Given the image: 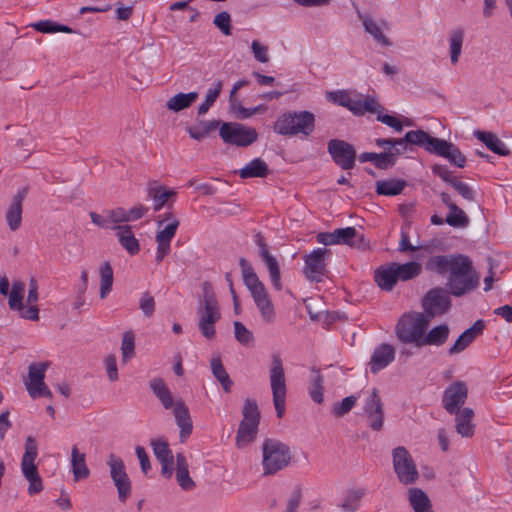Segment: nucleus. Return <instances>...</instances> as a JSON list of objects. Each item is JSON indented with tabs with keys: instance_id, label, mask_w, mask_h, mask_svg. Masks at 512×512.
I'll return each mask as SVG.
<instances>
[{
	"instance_id": "a878e982",
	"label": "nucleus",
	"mask_w": 512,
	"mask_h": 512,
	"mask_svg": "<svg viewBox=\"0 0 512 512\" xmlns=\"http://www.w3.org/2000/svg\"><path fill=\"white\" fill-rule=\"evenodd\" d=\"M188 462L182 453L176 455V481L178 485L185 491L192 490L196 487V483L189 475Z\"/></svg>"
},
{
	"instance_id": "a18cd8bd",
	"label": "nucleus",
	"mask_w": 512,
	"mask_h": 512,
	"mask_svg": "<svg viewBox=\"0 0 512 512\" xmlns=\"http://www.w3.org/2000/svg\"><path fill=\"white\" fill-rule=\"evenodd\" d=\"M220 122L217 120L201 121L197 126L187 128V132L191 138L201 141L207 137L212 131L216 130Z\"/></svg>"
},
{
	"instance_id": "f3484780",
	"label": "nucleus",
	"mask_w": 512,
	"mask_h": 512,
	"mask_svg": "<svg viewBox=\"0 0 512 512\" xmlns=\"http://www.w3.org/2000/svg\"><path fill=\"white\" fill-rule=\"evenodd\" d=\"M432 172L451 185L453 189L465 200H475V191L468 184L460 181L457 177L452 176L447 166L435 164L432 166Z\"/></svg>"
},
{
	"instance_id": "3c124183",
	"label": "nucleus",
	"mask_w": 512,
	"mask_h": 512,
	"mask_svg": "<svg viewBox=\"0 0 512 512\" xmlns=\"http://www.w3.org/2000/svg\"><path fill=\"white\" fill-rule=\"evenodd\" d=\"M36 31L41 33H72L73 30L66 25L58 24L52 20H41L31 25Z\"/></svg>"
},
{
	"instance_id": "338daca9",
	"label": "nucleus",
	"mask_w": 512,
	"mask_h": 512,
	"mask_svg": "<svg viewBox=\"0 0 512 512\" xmlns=\"http://www.w3.org/2000/svg\"><path fill=\"white\" fill-rule=\"evenodd\" d=\"M107 214V218H109L110 224H119L122 222H128L127 210L122 207H117L112 210H107L104 212Z\"/></svg>"
},
{
	"instance_id": "de8ad7c7",
	"label": "nucleus",
	"mask_w": 512,
	"mask_h": 512,
	"mask_svg": "<svg viewBox=\"0 0 512 512\" xmlns=\"http://www.w3.org/2000/svg\"><path fill=\"white\" fill-rule=\"evenodd\" d=\"M259 425H252L245 421H241L236 435V443L238 447H243L251 442L257 434Z\"/></svg>"
},
{
	"instance_id": "4c0bfd02",
	"label": "nucleus",
	"mask_w": 512,
	"mask_h": 512,
	"mask_svg": "<svg viewBox=\"0 0 512 512\" xmlns=\"http://www.w3.org/2000/svg\"><path fill=\"white\" fill-rule=\"evenodd\" d=\"M210 366L215 379L221 384L223 390L229 393L233 386V381L224 368L221 358L219 356L212 358Z\"/></svg>"
},
{
	"instance_id": "5701e85b",
	"label": "nucleus",
	"mask_w": 512,
	"mask_h": 512,
	"mask_svg": "<svg viewBox=\"0 0 512 512\" xmlns=\"http://www.w3.org/2000/svg\"><path fill=\"white\" fill-rule=\"evenodd\" d=\"M147 196L153 201V210L158 212L170 198L176 196V192L171 189L167 190L164 186L159 185L154 181L153 183H150L147 188Z\"/></svg>"
},
{
	"instance_id": "0e129e2a",
	"label": "nucleus",
	"mask_w": 512,
	"mask_h": 512,
	"mask_svg": "<svg viewBox=\"0 0 512 512\" xmlns=\"http://www.w3.org/2000/svg\"><path fill=\"white\" fill-rule=\"evenodd\" d=\"M336 244L349 245L353 242V239L357 237V230L355 227H345L335 229Z\"/></svg>"
},
{
	"instance_id": "39448f33",
	"label": "nucleus",
	"mask_w": 512,
	"mask_h": 512,
	"mask_svg": "<svg viewBox=\"0 0 512 512\" xmlns=\"http://www.w3.org/2000/svg\"><path fill=\"white\" fill-rule=\"evenodd\" d=\"M429 325V317L423 313L412 312L404 314L396 324V335L405 344L415 343L421 347L423 335Z\"/></svg>"
},
{
	"instance_id": "774afa93",
	"label": "nucleus",
	"mask_w": 512,
	"mask_h": 512,
	"mask_svg": "<svg viewBox=\"0 0 512 512\" xmlns=\"http://www.w3.org/2000/svg\"><path fill=\"white\" fill-rule=\"evenodd\" d=\"M251 49L257 61L261 63L269 61L268 46L262 45L258 41L254 40L251 44Z\"/></svg>"
},
{
	"instance_id": "37998d69",
	"label": "nucleus",
	"mask_w": 512,
	"mask_h": 512,
	"mask_svg": "<svg viewBox=\"0 0 512 512\" xmlns=\"http://www.w3.org/2000/svg\"><path fill=\"white\" fill-rule=\"evenodd\" d=\"M357 15L359 19L362 21L365 31L372 35L376 41H378L384 46L391 45V42L385 35H383L375 21H373L367 15L362 14L359 10H357Z\"/></svg>"
},
{
	"instance_id": "412c9836",
	"label": "nucleus",
	"mask_w": 512,
	"mask_h": 512,
	"mask_svg": "<svg viewBox=\"0 0 512 512\" xmlns=\"http://www.w3.org/2000/svg\"><path fill=\"white\" fill-rule=\"evenodd\" d=\"M436 143L438 145L435 147V155L446 158L452 165L458 168L465 167L466 157L456 145L444 139H440Z\"/></svg>"
},
{
	"instance_id": "6e6d98bb",
	"label": "nucleus",
	"mask_w": 512,
	"mask_h": 512,
	"mask_svg": "<svg viewBox=\"0 0 512 512\" xmlns=\"http://www.w3.org/2000/svg\"><path fill=\"white\" fill-rule=\"evenodd\" d=\"M150 445L158 461H165L167 459L174 458L167 441L161 439H153L151 440Z\"/></svg>"
},
{
	"instance_id": "f704fd0d",
	"label": "nucleus",
	"mask_w": 512,
	"mask_h": 512,
	"mask_svg": "<svg viewBox=\"0 0 512 512\" xmlns=\"http://www.w3.org/2000/svg\"><path fill=\"white\" fill-rule=\"evenodd\" d=\"M311 373L308 393L315 403L321 404L324 401V377L316 367L311 368Z\"/></svg>"
},
{
	"instance_id": "4d7b16f0",
	"label": "nucleus",
	"mask_w": 512,
	"mask_h": 512,
	"mask_svg": "<svg viewBox=\"0 0 512 512\" xmlns=\"http://www.w3.org/2000/svg\"><path fill=\"white\" fill-rule=\"evenodd\" d=\"M233 328L234 337L241 345L248 346L253 343V333L242 322L234 321Z\"/></svg>"
},
{
	"instance_id": "f257e3e1",
	"label": "nucleus",
	"mask_w": 512,
	"mask_h": 512,
	"mask_svg": "<svg viewBox=\"0 0 512 512\" xmlns=\"http://www.w3.org/2000/svg\"><path fill=\"white\" fill-rule=\"evenodd\" d=\"M149 386L153 394L166 410H173L175 422L180 428V441L184 442L192 433L193 424L190 412L186 404L181 398L174 400V397L162 378H154L150 381Z\"/></svg>"
},
{
	"instance_id": "13d9d810",
	"label": "nucleus",
	"mask_w": 512,
	"mask_h": 512,
	"mask_svg": "<svg viewBox=\"0 0 512 512\" xmlns=\"http://www.w3.org/2000/svg\"><path fill=\"white\" fill-rule=\"evenodd\" d=\"M254 302L261 313L263 321L266 323H272L275 319V311L270 297Z\"/></svg>"
},
{
	"instance_id": "f8f14e48",
	"label": "nucleus",
	"mask_w": 512,
	"mask_h": 512,
	"mask_svg": "<svg viewBox=\"0 0 512 512\" xmlns=\"http://www.w3.org/2000/svg\"><path fill=\"white\" fill-rule=\"evenodd\" d=\"M107 464L110 468V477L117 488L118 498L121 502L125 503L130 497L132 490L125 464L119 456L113 453L109 455Z\"/></svg>"
},
{
	"instance_id": "5fc2aeb1",
	"label": "nucleus",
	"mask_w": 512,
	"mask_h": 512,
	"mask_svg": "<svg viewBox=\"0 0 512 512\" xmlns=\"http://www.w3.org/2000/svg\"><path fill=\"white\" fill-rule=\"evenodd\" d=\"M223 84L221 80H218L214 86V88H211L207 91L205 100L199 105L198 107V114L204 115L208 112L210 107L214 104L216 99L218 98L219 94L221 93Z\"/></svg>"
},
{
	"instance_id": "e433bc0d",
	"label": "nucleus",
	"mask_w": 512,
	"mask_h": 512,
	"mask_svg": "<svg viewBox=\"0 0 512 512\" xmlns=\"http://www.w3.org/2000/svg\"><path fill=\"white\" fill-rule=\"evenodd\" d=\"M197 98L198 93L195 91L189 93H178L168 99L166 107L170 111L179 112L190 107Z\"/></svg>"
},
{
	"instance_id": "a19ab883",
	"label": "nucleus",
	"mask_w": 512,
	"mask_h": 512,
	"mask_svg": "<svg viewBox=\"0 0 512 512\" xmlns=\"http://www.w3.org/2000/svg\"><path fill=\"white\" fill-rule=\"evenodd\" d=\"M100 275V291L99 296L105 299L112 290L113 285V269L110 262L105 261L99 268Z\"/></svg>"
},
{
	"instance_id": "8fccbe9b",
	"label": "nucleus",
	"mask_w": 512,
	"mask_h": 512,
	"mask_svg": "<svg viewBox=\"0 0 512 512\" xmlns=\"http://www.w3.org/2000/svg\"><path fill=\"white\" fill-rule=\"evenodd\" d=\"M178 226L179 221L177 219H173V221L167 224L162 230H158L155 237L157 245L170 247L171 241L176 234Z\"/></svg>"
},
{
	"instance_id": "9b49d317",
	"label": "nucleus",
	"mask_w": 512,
	"mask_h": 512,
	"mask_svg": "<svg viewBox=\"0 0 512 512\" xmlns=\"http://www.w3.org/2000/svg\"><path fill=\"white\" fill-rule=\"evenodd\" d=\"M449 291L442 287L430 289L422 299V308L424 315L429 317V321L438 315L448 312L451 307Z\"/></svg>"
},
{
	"instance_id": "c03bdc74",
	"label": "nucleus",
	"mask_w": 512,
	"mask_h": 512,
	"mask_svg": "<svg viewBox=\"0 0 512 512\" xmlns=\"http://www.w3.org/2000/svg\"><path fill=\"white\" fill-rule=\"evenodd\" d=\"M239 266L241 268L242 279L249 291L259 287L263 284L257 274L255 273L253 267L249 264V262L245 258H240Z\"/></svg>"
},
{
	"instance_id": "f03ea898",
	"label": "nucleus",
	"mask_w": 512,
	"mask_h": 512,
	"mask_svg": "<svg viewBox=\"0 0 512 512\" xmlns=\"http://www.w3.org/2000/svg\"><path fill=\"white\" fill-rule=\"evenodd\" d=\"M203 301L197 306L198 327L203 337L210 340L216 335L215 324L221 318L219 302L210 282L202 283Z\"/></svg>"
},
{
	"instance_id": "473e14b6",
	"label": "nucleus",
	"mask_w": 512,
	"mask_h": 512,
	"mask_svg": "<svg viewBox=\"0 0 512 512\" xmlns=\"http://www.w3.org/2000/svg\"><path fill=\"white\" fill-rule=\"evenodd\" d=\"M382 106L377 98L372 95L365 96L362 99L355 98L351 112L356 116H362L365 113H378Z\"/></svg>"
},
{
	"instance_id": "ddd939ff",
	"label": "nucleus",
	"mask_w": 512,
	"mask_h": 512,
	"mask_svg": "<svg viewBox=\"0 0 512 512\" xmlns=\"http://www.w3.org/2000/svg\"><path fill=\"white\" fill-rule=\"evenodd\" d=\"M327 150L332 160L343 170L355 167L356 150L352 144L345 140L331 139L327 144Z\"/></svg>"
},
{
	"instance_id": "69168bd1",
	"label": "nucleus",
	"mask_w": 512,
	"mask_h": 512,
	"mask_svg": "<svg viewBox=\"0 0 512 512\" xmlns=\"http://www.w3.org/2000/svg\"><path fill=\"white\" fill-rule=\"evenodd\" d=\"M155 300L149 292H144L139 300V308L147 318L152 317L155 312Z\"/></svg>"
},
{
	"instance_id": "1a4fd4ad",
	"label": "nucleus",
	"mask_w": 512,
	"mask_h": 512,
	"mask_svg": "<svg viewBox=\"0 0 512 512\" xmlns=\"http://www.w3.org/2000/svg\"><path fill=\"white\" fill-rule=\"evenodd\" d=\"M219 134L226 144L238 147H247L258 138L256 129L236 122L223 123Z\"/></svg>"
},
{
	"instance_id": "2f4dec72",
	"label": "nucleus",
	"mask_w": 512,
	"mask_h": 512,
	"mask_svg": "<svg viewBox=\"0 0 512 512\" xmlns=\"http://www.w3.org/2000/svg\"><path fill=\"white\" fill-rule=\"evenodd\" d=\"M268 174L269 167L267 163L260 158L250 161L239 171V176L242 179L265 178Z\"/></svg>"
},
{
	"instance_id": "aec40b11",
	"label": "nucleus",
	"mask_w": 512,
	"mask_h": 512,
	"mask_svg": "<svg viewBox=\"0 0 512 512\" xmlns=\"http://www.w3.org/2000/svg\"><path fill=\"white\" fill-rule=\"evenodd\" d=\"M485 321L478 319L474 324L466 329L449 349V354H457L464 351L474 339L483 333Z\"/></svg>"
},
{
	"instance_id": "79ce46f5",
	"label": "nucleus",
	"mask_w": 512,
	"mask_h": 512,
	"mask_svg": "<svg viewBox=\"0 0 512 512\" xmlns=\"http://www.w3.org/2000/svg\"><path fill=\"white\" fill-rule=\"evenodd\" d=\"M366 490L364 488H356L347 491L342 503L340 504L341 509L344 512H355L359 509L361 499L365 495Z\"/></svg>"
},
{
	"instance_id": "4be33fe9",
	"label": "nucleus",
	"mask_w": 512,
	"mask_h": 512,
	"mask_svg": "<svg viewBox=\"0 0 512 512\" xmlns=\"http://www.w3.org/2000/svg\"><path fill=\"white\" fill-rule=\"evenodd\" d=\"M395 358V349L392 345L383 343L378 346L370 360V370L372 373H377L386 368Z\"/></svg>"
},
{
	"instance_id": "864d4df0",
	"label": "nucleus",
	"mask_w": 512,
	"mask_h": 512,
	"mask_svg": "<svg viewBox=\"0 0 512 512\" xmlns=\"http://www.w3.org/2000/svg\"><path fill=\"white\" fill-rule=\"evenodd\" d=\"M122 362L126 363L135 355V336L132 331L124 332L121 342Z\"/></svg>"
},
{
	"instance_id": "c9c22d12",
	"label": "nucleus",
	"mask_w": 512,
	"mask_h": 512,
	"mask_svg": "<svg viewBox=\"0 0 512 512\" xmlns=\"http://www.w3.org/2000/svg\"><path fill=\"white\" fill-rule=\"evenodd\" d=\"M409 502L415 512H434L428 495L420 488L409 489Z\"/></svg>"
},
{
	"instance_id": "6e6552de",
	"label": "nucleus",
	"mask_w": 512,
	"mask_h": 512,
	"mask_svg": "<svg viewBox=\"0 0 512 512\" xmlns=\"http://www.w3.org/2000/svg\"><path fill=\"white\" fill-rule=\"evenodd\" d=\"M37 455V442L33 436H28L25 440V451L21 460V471L25 479L29 482V495L40 493L43 490L42 479L34 463Z\"/></svg>"
},
{
	"instance_id": "7ed1b4c3",
	"label": "nucleus",
	"mask_w": 512,
	"mask_h": 512,
	"mask_svg": "<svg viewBox=\"0 0 512 512\" xmlns=\"http://www.w3.org/2000/svg\"><path fill=\"white\" fill-rule=\"evenodd\" d=\"M479 279L478 272L467 256L459 265L453 267L448 277L447 288L451 295L461 297L475 290L479 286Z\"/></svg>"
},
{
	"instance_id": "ea45409f",
	"label": "nucleus",
	"mask_w": 512,
	"mask_h": 512,
	"mask_svg": "<svg viewBox=\"0 0 512 512\" xmlns=\"http://www.w3.org/2000/svg\"><path fill=\"white\" fill-rule=\"evenodd\" d=\"M397 280L408 281L416 278L422 272V266L416 261L407 262L404 264H398L393 262Z\"/></svg>"
},
{
	"instance_id": "423d86ee",
	"label": "nucleus",
	"mask_w": 512,
	"mask_h": 512,
	"mask_svg": "<svg viewBox=\"0 0 512 512\" xmlns=\"http://www.w3.org/2000/svg\"><path fill=\"white\" fill-rule=\"evenodd\" d=\"M264 475H273L285 468L291 460L290 448L276 439H266L262 445Z\"/></svg>"
},
{
	"instance_id": "7c9ffc66",
	"label": "nucleus",
	"mask_w": 512,
	"mask_h": 512,
	"mask_svg": "<svg viewBox=\"0 0 512 512\" xmlns=\"http://www.w3.org/2000/svg\"><path fill=\"white\" fill-rule=\"evenodd\" d=\"M86 456L81 453L77 446H73L71 450V465L74 481H79L89 477L90 470L86 465Z\"/></svg>"
},
{
	"instance_id": "e2e57ef3",
	"label": "nucleus",
	"mask_w": 512,
	"mask_h": 512,
	"mask_svg": "<svg viewBox=\"0 0 512 512\" xmlns=\"http://www.w3.org/2000/svg\"><path fill=\"white\" fill-rule=\"evenodd\" d=\"M397 162L396 156L392 151L376 153L375 167L380 170H386L393 167Z\"/></svg>"
},
{
	"instance_id": "bb28decb",
	"label": "nucleus",
	"mask_w": 512,
	"mask_h": 512,
	"mask_svg": "<svg viewBox=\"0 0 512 512\" xmlns=\"http://www.w3.org/2000/svg\"><path fill=\"white\" fill-rule=\"evenodd\" d=\"M374 279L382 290L391 291L398 282L394 264L390 263L377 268Z\"/></svg>"
},
{
	"instance_id": "603ef678",
	"label": "nucleus",
	"mask_w": 512,
	"mask_h": 512,
	"mask_svg": "<svg viewBox=\"0 0 512 512\" xmlns=\"http://www.w3.org/2000/svg\"><path fill=\"white\" fill-rule=\"evenodd\" d=\"M262 259L267 266L273 286L275 287L276 290L280 291L282 289V283L280 268L277 259L272 254Z\"/></svg>"
},
{
	"instance_id": "a211bd4d",
	"label": "nucleus",
	"mask_w": 512,
	"mask_h": 512,
	"mask_svg": "<svg viewBox=\"0 0 512 512\" xmlns=\"http://www.w3.org/2000/svg\"><path fill=\"white\" fill-rule=\"evenodd\" d=\"M28 188L19 190L12 198L11 203L5 213V220L11 231H16L21 226L23 201L26 198Z\"/></svg>"
},
{
	"instance_id": "cd10ccee",
	"label": "nucleus",
	"mask_w": 512,
	"mask_h": 512,
	"mask_svg": "<svg viewBox=\"0 0 512 512\" xmlns=\"http://www.w3.org/2000/svg\"><path fill=\"white\" fill-rule=\"evenodd\" d=\"M121 246L130 254L136 255L140 251L139 241L136 239L132 228L129 225H118L115 227Z\"/></svg>"
},
{
	"instance_id": "72a5a7b5",
	"label": "nucleus",
	"mask_w": 512,
	"mask_h": 512,
	"mask_svg": "<svg viewBox=\"0 0 512 512\" xmlns=\"http://www.w3.org/2000/svg\"><path fill=\"white\" fill-rule=\"evenodd\" d=\"M407 182L403 179L378 180L376 182V193L384 196H397L401 194Z\"/></svg>"
},
{
	"instance_id": "b1692460",
	"label": "nucleus",
	"mask_w": 512,
	"mask_h": 512,
	"mask_svg": "<svg viewBox=\"0 0 512 512\" xmlns=\"http://www.w3.org/2000/svg\"><path fill=\"white\" fill-rule=\"evenodd\" d=\"M405 140L411 145H416L424 148L431 154H434L435 147L438 145L436 141H440V138L432 137L427 132L419 130H411L405 134Z\"/></svg>"
},
{
	"instance_id": "dca6fc26",
	"label": "nucleus",
	"mask_w": 512,
	"mask_h": 512,
	"mask_svg": "<svg viewBox=\"0 0 512 512\" xmlns=\"http://www.w3.org/2000/svg\"><path fill=\"white\" fill-rule=\"evenodd\" d=\"M468 397V387L464 381H455L449 385L442 397L444 409L449 414L458 413Z\"/></svg>"
},
{
	"instance_id": "680f3d73",
	"label": "nucleus",
	"mask_w": 512,
	"mask_h": 512,
	"mask_svg": "<svg viewBox=\"0 0 512 512\" xmlns=\"http://www.w3.org/2000/svg\"><path fill=\"white\" fill-rule=\"evenodd\" d=\"M213 24L226 36L231 35V16L227 11L218 13L213 20Z\"/></svg>"
},
{
	"instance_id": "bf43d9fd",
	"label": "nucleus",
	"mask_w": 512,
	"mask_h": 512,
	"mask_svg": "<svg viewBox=\"0 0 512 512\" xmlns=\"http://www.w3.org/2000/svg\"><path fill=\"white\" fill-rule=\"evenodd\" d=\"M445 221L451 227H466L469 224L468 216L458 206L456 211L449 210Z\"/></svg>"
},
{
	"instance_id": "09e8293b",
	"label": "nucleus",
	"mask_w": 512,
	"mask_h": 512,
	"mask_svg": "<svg viewBox=\"0 0 512 512\" xmlns=\"http://www.w3.org/2000/svg\"><path fill=\"white\" fill-rule=\"evenodd\" d=\"M243 419L242 421L249 422L253 426L259 425L260 423V411L256 400L254 399H246L244 401L243 409H242Z\"/></svg>"
},
{
	"instance_id": "2eb2a0df",
	"label": "nucleus",
	"mask_w": 512,
	"mask_h": 512,
	"mask_svg": "<svg viewBox=\"0 0 512 512\" xmlns=\"http://www.w3.org/2000/svg\"><path fill=\"white\" fill-rule=\"evenodd\" d=\"M363 417L373 431H380L384 425V404L376 388L366 398L363 405Z\"/></svg>"
},
{
	"instance_id": "9d476101",
	"label": "nucleus",
	"mask_w": 512,
	"mask_h": 512,
	"mask_svg": "<svg viewBox=\"0 0 512 512\" xmlns=\"http://www.w3.org/2000/svg\"><path fill=\"white\" fill-rule=\"evenodd\" d=\"M394 471L402 484H413L419 477L414 460L409 451L398 446L392 451Z\"/></svg>"
},
{
	"instance_id": "6ab92c4d",
	"label": "nucleus",
	"mask_w": 512,
	"mask_h": 512,
	"mask_svg": "<svg viewBox=\"0 0 512 512\" xmlns=\"http://www.w3.org/2000/svg\"><path fill=\"white\" fill-rule=\"evenodd\" d=\"M467 256L459 255H436L428 259L426 268L437 274L443 275L447 272H452L453 267L459 265L460 261L466 259Z\"/></svg>"
},
{
	"instance_id": "4468645a",
	"label": "nucleus",
	"mask_w": 512,
	"mask_h": 512,
	"mask_svg": "<svg viewBox=\"0 0 512 512\" xmlns=\"http://www.w3.org/2000/svg\"><path fill=\"white\" fill-rule=\"evenodd\" d=\"M331 251L326 248H317L304 256L305 266L303 273L312 282H320L327 272L326 258Z\"/></svg>"
},
{
	"instance_id": "49530a36",
	"label": "nucleus",
	"mask_w": 512,
	"mask_h": 512,
	"mask_svg": "<svg viewBox=\"0 0 512 512\" xmlns=\"http://www.w3.org/2000/svg\"><path fill=\"white\" fill-rule=\"evenodd\" d=\"M465 31L462 28L454 29L449 38L450 59L452 64H456L461 54Z\"/></svg>"
},
{
	"instance_id": "c85d7f7f",
	"label": "nucleus",
	"mask_w": 512,
	"mask_h": 512,
	"mask_svg": "<svg viewBox=\"0 0 512 512\" xmlns=\"http://www.w3.org/2000/svg\"><path fill=\"white\" fill-rule=\"evenodd\" d=\"M49 367V362L33 363L29 366V383L26 385L29 395L45 385V372Z\"/></svg>"
},
{
	"instance_id": "c756f323",
	"label": "nucleus",
	"mask_w": 512,
	"mask_h": 512,
	"mask_svg": "<svg viewBox=\"0 0 512 512\" xmlns=\"http://www.w3.org/2000/svg\"><path fill=\"white\" fill-rule=\"evenodd\" d=\"M456 415V431L462 437H472L474 434V425L472 424V420L474 417L473 409L466 407L462 410H459L458 413H454Z\"/></svg>"
},
{
	"instance_id": "052dcab7",
	"label": "nucleus",
	"mask_w": 512,
	"mask_h": 512,
	"mask_svg": "<svg viewBox=\"0 0 512 512\" xmlns=\"http://www.w3.org/2000/svg\"><path fill=\"white\" fill-rule=\"evenodd\" d=\"M356 401L357 397L354 395H350L348 397H345L341 402L334 403L332 408L333 414L336 417H343L352 410Z\"/></svg>"
},
{
	"instance_id": "393cba45",
	"label": "nucleus",
	"mask_w": 512,
	"mask_h": 512,
	"mask_svg": "<svg viewBox=\"0 0 512 512\" xmlns=\"http://www.w3.org/2000/svg\"><path fill=\"white\" fill-rule=\"evenodd\" d=\"M475 137L480 140L489 150L500 156H508L511 151L506 144L494 133L486 131H476Z\"/></svg>"
},
{
	"instance_id": "20e7f679",
	"label": "nucleus",
	"mask_w": 512,
	"mask_h": 512,
	"mask_svg": "<svg viewBox=\"0 0 512 512\" xmlns=\"http://www.w3.org/2000/svg\"><path fill=\"white\" fill-rule=\"evenodd\" d=\"M315 129V115L310 111L282 114L274 123V131L280 135L303 134L309 136Z\"/></svg>"
},
{
	"instance_id": "0eeeda50",
	"label": "nucleus",
	"mask_w": 512,
	"mask_h": 512,
	"mask_svg": "<svg viewBox=\"0 0 512 512\" xmlns=\"http://www.w3.org/2000/svg\"><path fill=\"white\" fill-rule=\"evenodd\" d=\"M269 374L273 404L275 406L277 417L282 418L286 407L287 387L283 362L279 353H273L271 356Z\"/></svg>"
},
{
	"instance_id": "58836bf2",
	"label": "nucleus",
	"mask_w": 512,
	"mask_h": 512,
	"mask_svg": "<svg viewBox=\"0 0 512 512\" xmlns=\"http://www.w3.org/2000/svg\"><path fill=\"white\" fill-rule=\"evenodd\" d=\"M449 327L446 324L432 328L426 335H423L421 346L424 345H443L449 336Z\"/></svg>"
}]
</instances>
